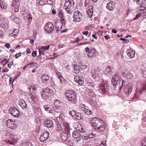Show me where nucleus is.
<instances>
[{
    "label": "nucleus",
    "mask_w": 146,
    "mask_h": 146,
    "mask_svg": "<svg viewBox=\"0 0 146 146\" xmlns=\"http://www.w3.org/2000/svg\"><path fill=\"white\" fill-rule=\"evenodd\" d=\"M146 5L143 4L141 6H139L137 8L138 12L141 14L146 12Z\"/></svg>",
    "instance_id": "obj_21"
},
{
    "label": "nucleus",
    "mask_w": 146,
    "mask_h": 146,
    "mask_svg": "<svg viewBox=\"0 0 146 146\" xmlns=\"http://www.w3.org/2000/svg\"><path fill=\"white\" fill-rule=\"evenodd\" d=\"M54 93V90L50 89L48 88H46L41 93V96L42 98L44 100L47 99L48 97L53 94Z\"/></svg>",
    "instance_id": "obj_6"
},
{
    "label": "nucleus",
    "mask_w": 146,
    "mask_h": 146,
    "mask_svg": "<svg viewBox=\"0 0 146 146\" xmlns=\"http://www.w3.org/2000/svg\"><path fill=\"white\" fill-rule=\"evenodd\" d=\"M68 135V134L65 132H61V133L60 135L61 139L63 141H65L67 139Z\"/></svg>",
    "instance_id": "obj_30"
},
{
    "label": "nucleus",
    "mask_w": 146,
    "mask_h": 146,
    "mask_svg": "<svg viewBox=\"0 0 146 146\" xmlns=\"http://www.w3.org/2000/svg\"><path fill=\"white\" fill-rule=\"evenodd\" d=\"M25 146H33L32 143L30 142H27L25 143Z\"/></svg>",
    "instance_id": "obj_56"
},
{
    "label": "nucleus",
    "mask_w": 146,
    "mask_h": 146,
    "mask_svg": "<svg viewBox=\"0 0 146 146\" xmlns=\"http://www.w3.org/2000/svg\"><path fill=\"white\" fill-rule=\"evenodd\" d=\"M9 112L15 117L18 118L20 116V113L17 109L15 107H13L9 110Z\"/></svg>",
    "instance_id": "obj_12"
},
{
    "label": "nucleus",
    "mask_w": 146,
    "mask_h": 146,
    "mask_svg": "<svg viewBox=\"0 0 146 146\" xmlns=\"http://www.w3.org/2000/svg\"><path fill=\"white\" fill-rule=\"evenodd\" d=\"M80 108L81 110L83 111L87 108L86 106L84 104L81 105L80 106Z\"/></svg>",
    "instance_id": "obj_51"
},
{
    "label": "nucleus",
    "mask_w": 146,
    "mask_h": 146,
    "mask_svg": "<svg viewBox=\"0 0 146 146\" xmlns=\"http://www.w3.org/2000/svg\"><path fill=\"white\" fill-rule=\"evenodd\" d=\"M65 95L68 101L74 103L76 102V93L74 91L68 90L66 91L65 93Z\"/></svg>",
    "instance_id": "obj_4"
},
{
    "label": "nucleus",
    "mask_w": 146,
    "mask_h": 146,
    "mask_svg": "<svg viewBox=\"0 0 146 146\" xmlns=\"http://www.w3.org/2000/svg\"><path fill=\"white\" fill-rule=\"evenodd\" d=\"M58 76V78L60 79V80L61 84L63 83V81L64 80V78L62 77V76L61 73L59 72H57L56 73Z\"/></svg>",
    "instance_id": "obj_35"
},
{
    "label": "nucleus",
    "mask_w": 146,
    "mask_h": 146,
    "mask_svg": "<svg viewBox=\"0 0 146 146\" xmlns=\"http://www.w3.org/2000/svg\"><path fill=\"white\" fill-rule=\"evenodd\" d=\"M23 109H25L27 108V104L23 100H21L18 104Z\"/></svg>",
    "instance_id": "obj_31"
},
{
    "label": "nucleus",
    "mask_w": 146,
    "mask_h": 146,
    "mask_svg": "<svg viewBox=\"0 0 146 146\" xmlns=\"http://www.w3.org/2000/svg\"><path fill=\"white\" fill-rule=\"evenodd\" d=\"M87 14L89 17L91 18L92 17L93 13V7L92 6L90 5L87 9Z\"/></svg>",
    "instance_id": "obj_24"
},
{
    "label": "nucleus",
    "mask_w": 146,
    "mask_h": 146,
    "mask_svg": "<svg viewBox=\"0 0 146 146\" xmlns=\"http://www.w3.org/2000/svg\"><path fill=\"white\" fill-rule=\"evenodd\" d=\"M121 78L118 74L114 75L112 77L111 82L114 86H118L120 88V86L119 85L121 82Z\"/></svg>",
    "instance_id": "obj_8"
},
{
    "label": "nucleus",
    "mask_w": 146,
    "mask_h": 146,
    "mask_svg": "<svg viewBox=\"0 0 146 146\" xmlns=\"http://www.w3.org/2000/svg\"><path fill=\"white\" fill-rule=\"evenodd\" d=\"M49 133L48 132L46 131L41 134L40 137V140L42 142L45 141L48 138Z\"/></svg>",
    "instance_id": "obj_16"
},
{
    "label": "nucleus",
    "mask_w": 146,
    "mask_h": 146,
    "mask_svg": "<svg viewBox=\"0 0 146 146\" xmlns=\"http://www.w3.org/2000/svg\"><path fill=\"white\" fill-rule=\"evenodd\" d=\"M87 134V137H88V139H92L94 137V134L93 133H91Z\"/></svg>",
    "instance_id": "obj_50"
},
{
    "label": "nucleus",
    "mask_w": 146,
    "mask_h": 146,
    "mask_svg": "<svg viewBox=\"0 0 146 146\" xmlns=\"http://www.w3.org/2000/svg\"><path fill=\"white\" fill-rule=\"evenodd\" d=\"M106 7L108 9L112 11L115 8V3L111 1L107 4Z\"/></svg>",
    "instance_id": "obj_23"
},
{
    "label": "nucleus",
    "mask_w": 146,
    "mask_h": 146,
    "mask_svg": "<svg viewBox=\"0 0 146 146\" xmlns=\"http://www.w3.org/2000/svg\"><path fill=\"white\" fill-rule=\"evenodd\" d=\"M64 129L63 127H62L60 124H57V125L56 130L58 131H60Z\"/></svg>",
    "instance_id": "obj_47"
},
{
    "label": "nucleus",
    "mask_w": 146,
    "mask_h": 146,
    "mask_svg": "<svg viewBox=\"0 0 146 146\" xmlns=\"http://www.w3.org/2000/svg\"><path fill=\"white\" fill-rule=\"evenodd\" d=\"M21 55V52L17 53L16 54L15 56L16 58H17L19 57Z\"/></svg>",
    "instance_id": "obj_60"
},
{
    "label": "nucleus",
    "mask_w": 146,
    "mask_h": 146,
    "mask_svg": "<svg viewBox=\"0 0 146 146\" xmlns=\"http://www.w3.org/2000/svg\"><path fill=\"white\" fill-rule=\"evenodd\" d=\"M141 146H146V137H145L142 140Z\"/></svg>",
    "instance_id": "obj_52"
},
{
    "label": "nucleus",
    "mask_w": 146,
    "mask_h": 146,
    "mask_svg": "<svg viewBox=\"0 0 146 146\" xmlns=\"http://www.w3.org/2000/svg\"><path fill=\"white\" fill-rule=\"evenodd\" d=\"M37 98V97L36 96L34 95H32L30 96L29 97V99L30 100L31 102H35L36 101V99Z\"/></svg>",
    "instance_id": "obj_40"
},
{
    "label": "nucleus",
    "mask_w": 146,
    "mask_h": 146,
    "mask_svg": "<svg viewBox=\"0 0 146 146\" xmlns=\"http://www.w3.org/2000/svg\"><path fill=\"white\" fill-rule=\"evenodd\" d=\"M83 118V116L81 113L77 112V111L74 117V118L77 120H79L82 119Z\"/></svg>",
    "instance_id": "obj_29"
},
{
    "label": "nucleus",
    "mask_w": 146,
    "mask_h": 146,
    "mask_svg": "<svg viewBox=\"0 0 146 146\" xmlns=\"http://www.w3.org/2000/svg\"><path fill=\"white\" fill-rule=\"evenodd\" d=\"M72 135L74 139L76 141H79L81 140V135L78 131H74L72 132Z\"/></svg>",
    "instance_id": "obj_15"
},
{
    "label": "nucleus",
    "mask_w": 146,
    "mask_h": 146,
    "mask_svg": "<svg viewBox=\"0 0 146 146\" xmlns=\"http://www.w3.org/2000/svg\"><path fill=\"white\" fill-rule=\"evenodd\" d=\"M127 53L128 56L130 58H133L135 56V51L131 49L130 48L128 49L127 50Z\"/></svg>",
    "instance_id": "obj_27"
},
{
    "label": "nucleus",
    "mask_w": 146,
    "mask_h": 146,
    "mask_svg": "<svg viewBox=\"0 0 146 146\" xmlns=\"http://www.w3.org/2000/svg\"><path fill=\"white\" fill-rule=\"evenodd\" d=\"M74 72L76 74L78 73L80 70V66H78L77 64H74Z\"/></svg>",
    "instance_id": "obj_37"
},
{
    "label": "nucleus",
    "mask_w": 146,
    "mask_h": 146,
    "mask_svg": "<svg viewBox=\"0 0 146 146\" xmlns=\"http://www.w3.org/2000/svg\"><path fill=\"white\" fill-rule=\"evenodd\" d=\"M63 21H61L60 19L57 20L55 23V27L56 31H59L61 30L62 28Z\"/></svg>",
    "instance_id": "obj_17"
},
{
    "label": "nucleus",
    "mask_w": 146,
    "mask_h": 146,
    "mask_svg": "<svg viewBox=\"0 0 146 146\" xmlns=\"http://www.w3.org/2000/svg\"><path fill=\"white\" fill-rule=\"evenodd\" d=\"M125 78L128 79H131L133 78V75L131 73L129 72Z\"/></svg>",
    "instance_id": "obj_42"
},
{
    "label": "nucleus",
    "mask_w": 146,
    "mask_h": 146,
    "mask_svg": "<svg viewBox=\"0 0 146 146\" xmlns=\"http://www.w3.org/2000/svg\"><path fill=\"white\" fill-rule=\"evenodd\" d=\"M146 0H133L134 2H136L138 5H140L143 3Z\"/></svg>",
    "instance_id": "obj_43"
},
{
    "label": "nucleus",
    "mask_w": 146,
    "mask_h": 146,
    "mask_svg": "<svg viewBox=\"0 0 146 146\" xmlns=\"http://www.w3.org/2000/svg\"><path fill=\"white\" fill-rule=\"evenodd\" d=\"M43 0H41L39 2V4L41 5H44L45 4L44 1Z\"/></svg>",
    "instance_id": "obj_62"
},
{
    "label": "nucleus",
    "mask_w": 146,
    "mask_h": 146,
    "mask_svg": "<svg viewBox=\"0 0 146 146\" xmlns=\"http://www.w3.org/2000/svg\"><path fill=\"white\" fill-rule=\"evenodd\" d=\"M88 85L89 86H91L92 87H94V83L92 81L89 82H88Z\"/></svg>",
    "instance_id": "obj_55"
},
{
    "label": "nucleus",
    "mask_w": 146,
    "mask_h": 146,
    "mask_svg": "<svg viewBox=\"0 0 146 146\" xmlns=\"http://www.w3.org/2000/svg\"><path fill=\"white\" fill-rule=\"evenodd\" d=\"M90 3L89 0H85L84 3V6L85 7H86Z\"/></svg>",
    "instance_id": "obj_59"
},
{
    "label": "nucleus",
    "mask_w": 146,
    "mask_h": 146,
    "mask_svg": "<svg viewBox=\"0 0 146 146\" xmlns=\"http://www.w3.org/2000/svg\"><path fill=\"white\" fill-rule=\"evenodd\" d=\"M97 52L96 49L94 48L91 49L90 52L88 54V56L90 58H94L96 57L97 54Z\"/></svg>",
    "instance_id": "obj_19"
},
{
    "label": "nucleus",
    "mask_w": 146,
    "mask_h": 146,
    "mask_svg": "<svg viewBox=\"0 0 146 146\" xmlns=\"http://www.w3.org/2000/svg\"><path fill=\"white\" fill-rule=\"evenodd\" d=\"M44 125L48 127H51L53 125V121L50 119H45L44 121Z\"/></svg>",
    "instance_id": "obj_25"
},
{
    "label": "nucleus",
    "mask_w": 146,
    "mask_h": 146,
    "mask_svg": "<svg viewBox=\"0 0 146 146\" xmlns=\"http://www.w3.org/2000/svg\"><path fill=\"white\" fill-rule=\"evenodd\" d=\"M49 77L46 74L44 73L42 76V82L44 84H47L49 80Z\"/></svg>",
    "instance_id": "obj_22"
},
{
    "label": "nucleus",
    "mask_w": 146,
    "mask_h": 146,
    "mask_svg": "<svg viewBox=\"0 0 146 146\" xmlns=\"http://www.w3.org/2000/svg\"><path fill=\"white\" fill-rule=\"evenodd\" d=\"M92 76L96 81L99 80L102 75L100 69L98 67L95 68L92 72Z\"/></svg>",
    "instance_id": "obj_7"
},
{
    "label": "nucleus",
    "mask_w": 146,
    "mask_h": 146,
    "mask_svg": "<svg viewBox=\"0 0 146 146\" xmlns=\"http://www.w3.org/2000/svg\"><path fill=\"white\" fill-rule=\"evenodd\" d=\"M146 0H133L134 2H136L138 5H140L143 3Z\"/></svg>",
    "instance_id": "obj_44"
},
{
    "label": "nucleus",
    "mask_w": 146,
    "mask_h": 146,
    "mask_svg": "<svg viewBox=\"0 0 146 146\" xmlns=\"http://www.w3.org/2000/svg\"><path fill=\"white\" fill-rule=\"evenodd\" d=\"M99 91L101 94H106L109 90L107 85L100 84L98 88Z\"/></svg>",
    "instance_id": "obj_11"
},
{
    "label": "nucleus",
    "mask_w": 146,
    "mask_h": 146,
    "mask_svg": "<svg viewBox=\"0 0 146 146\" xmlns=\"http://www.w3.org/2000/svg\"><path fill=\"white\" fill-rule=\"evenodd\" d=\"M120 40H123V41H124V42L127 43L129 41V40L128 39H126L125 38H120Z\"/></svg>",
    "instance_id": "obj_63"
},
{
    "label": "nucleus",
    "mask_w": 146,
    "mask_h": 146,
    "mask_svg": "<svg viewBox=\"0 0 146 146\" xmlns=\"http://www.w3.org/2000/svg\"><path fill=\"white\" fill-rule=\"evenodd\" d=\"M74 80L80 85H82L84 83V79L82 78H80L79 76H75L74 78Z\"/></svg>",
    "instance_id": "obj_28"
},
{
    "label": "nucleus",
    "mask_w": 146,
    "mask_h": 146,
    "mask_svg": "<svg viewBox=\"0 0 146 146\" xmlns=\"http://www.w3.org/2000/svg\"><path fill=\"white\" fill-rule=\"evenodd\" d=\"M72 130L70 127V126L68 124L66 125L65 126V132H66L68 135L69 134L70 135L71 131Z\"/></svg>",
    "instance_id": "obj_36"
},
{
    "label": "nucleus",
    "mask_w": 146,
    "mask_h": 146,
    "mask_svg": "<svg viewBox=\"0 0 146 146\" xmlns=\"http://www.w3.org/2000/svg\"><path fill=\"white\" fill-rule=\"evenodd\" d=\"M0 27L3 29H7L8 27L7 21L3 19H0Z\"/></svg>",
    "instance_id": "obj_18"
},
{
    "label": "nucleus",
    "mask_w": 146,
    "mask_h": 146,
    "mask_svg": "<svg viewBox=\"0 0 146 146\" xmlns=\"http://www.w3.org/2000/svg\"><path fill=\"white\" fill-rule=\"evenodd\" d=\"M77 130L78 131H79L82 133L86 132L85 127L82 126L81 125H80L79 127H78Z\"/></svg>",
    "instance_id": "obj_34"
},
{
    "label": "nucleus",
    "mask_w": 146,
    "mask_h": 146,
    "mask_svg": "<svg viewBox=\"0 0 146 146\" xmlns=\"http://www.w3.org/2000/svg\"><path fill=\"white\" fill-rule=\"evenodd\" d=\"M85 113L88 115H89L92 113V111L88 109L87 108L84 111Z\"/></svg>",
    "instance_id": "obj_45"
},
{
    "label": "nucleus",
    "mask_w": 146,
    "mask_h": 146,
    "mask_svg": "<svg viewBox=\"0 0 146 146\" xmlns=\"http://www.w3.org/2000/svg\"><path fill=\"white\" fill-rule=\"evenodd\" d=\"M0 5L1 7V8L2 9H5L6 8V7H5L4 5L3 4L2 2L1 1H0Z\"/></svg>",
    "instance_id": "obj_58"
},
{
    "label": "nucleus",
    "mask_w": 146,
    "mask_h": 146,
    "mask_svg": "<svg viewBox=\"0 0 146 146\" xmlns=\"http://www.w3.org/2000/svg\"><path fill=\"white\" fill-rule=\"evenodd\" d=\"M126 83L125 81L122 80L121 86L120 88L121 89L122 88H123L124 93L125 95L128 96L131 93L133 90V85L132 82L126 84Z\"/></svg>",
    "instance_id": "obj_1"
},
{
    "label": "nucleus",
    "mask_w": 146,
    "mask_h": 146,
    "mask_svg": "<svg viewBox=\"0 0 146 146\" xmlns=\"http://www.w3.org/2000/svg\"><path fill=\"white\" fill-rule=\"evenodd\" d=\"M94 97L92 96H89L88 95V100L90 104H92L94 102Z\"/></svg>",
    "instance_id": "obj_38"
},
{
    "label": "nucleus",
    "mask_w": 146,
    "mask_h": 146,
    "mask_svg": "<svg viewBox=\"0 0 146 146\" xmlns=\"http://www.w3.org/2000/svg\"><path fill=\"white\" fill-rule=\"evenodd\" d=\"M50 47V45H48V46H41L38 47V51L40 55H44L45 50H48Z\"/></svg>",
    "instance_id": "obj_20"
},
{
    "label": "nucleus",
    "mask_w": 146,
    "mask_h": 146,
    "mask_svg": "<svg viewBox=\"0 0 146 146\" xmlns=\"http://www.w3.org/2000/svg\"><path fill=\"white\" fill-rule=\"evenodd\" d=\"M80 69L81 70H83L84 69H86L87 68V66L86 65H80Z\"/></svg>",
    "instance_id": "obj_53"
},
{
    "label": "nucleus",
    "mask_w": 146,
    "mask_h": 146,
    "mask_svg": "<svg viewBox=\"0 0 146 146\" xmlns=\"http://www.w3.org/2000/svg\"><path fill=\"white\" fill-rule=\"evenodd\" d=\"M73 18L74 22H81L83 18V14L81 11L77 10L74 13Z\"/></svg>",
    "instance_id": "obj_5"
},
{
    "label": "nucleus",
    "mask_w": 146,
    "mask_h": 146,
    "mask_svg": "<svg viewBox=\"0 0 146 146\" xmlns=\"http://www.w3.org/2000/svg\"><path fill=\"white\" fill-rule=\"evenodd\" d=\"M54 29V27L53 23L51 22L47 23L44 27V29L48 33H52Z\"/></svg>",
    "instance_id": "obj_10"
},
{
    "label": "nucleus",
    "mask_w": 146,
    "mask_h": 146,
    "mask_svg": "<svg viewBox=\"0 0 146 146\" xmlns=\"http://www.w3.org/2000/svg\"><path fill=\"white\" fill-rule=\"evenodd\" d=\"M82 137L84 140H88V137H87V134L82 135Z\"/></svg>",
    "instance_id": "obj_57"
},
{
    "label": "nucleus",
    "mask_w": 146,
    "mask_h": 146,
    "mask_svg": "<svg viewBox=\"0 0 146 146\" xmlns=\"http://www.w3.org/2000/svg\"><path fill=\"white\" fill-rule=\"evenodd\" d=\"M59 16L61 18V19H62V21H63V23H64V12L62 10H61L58 13Z\"/></svg>",
    "instance_id": "obj_39"
},
{
    "label": "nucleus",
    "mask_w": 146,
    "mask_h": 146,
    "mask_svg": "<svg viewBox=\"0 0 146 146\" xmlns=\"http://www.w3.org/2000/svg\"><path fill=\"white\" fill-rule=\"evenodd\" d=\"M76 112V111L72 110L69 112V114L74 118V117Z\"/></svg>",
    "instance_id": "obj_46"
},
{
    "label": "nucleus",
    "mask_w": 146,
    "mask_h": 146,
    "mask_svg": "<svg viewBox=\"0 0 146 146\" xmlns=\"http://www.w3.org/2000/svg\"><path fill=\"white\" fill-rule=\"evenodd\" d=\"M29 64H31L29 65V66H30L29 68H33L34 67H37V64L36 63L34 62H31L29 63Z\"/></svg>",
    "instance_id": "obj_48"
},
{
    "label": "nucleus",
    "mask_w": 146,
    "mask_h": 146,
    "mask_svg": "<svg viewBox=\"0 0 146 146\" xmlns=\"http://www.w3.org/2000/svg\"><path fill=\"white\" fill-rule=\"evenodd\" d=\"M44 1L45 4H53V1L51 0H43Z\"/></svg>",
    "instance_id": "obj_49"
},
{
    "label": "nucleus",
    "mask_w": 146,
    "mask_h": 146,
    "mask_svg": "<svg viewBox=\"0 0 146 146\" xmlns=\"http://www.w3.org/2000/svg\"><path fill=\"white\" fill-rule=\"evenodd\" d=\"M37 54V52L36 51H33L32 53V55L34 57H35Z\"/></svg>",
    "instance_id": "obj_64"
},
{
    "label": "nucleus",
    "mask_w": 146,
    "mask_h": 146,
    "mask_svg": "<svg viewBox=\"0 0 146 146\" xmlns=\"http://www.w3.org/2000/svg\"><path fill=\"white\" fill-rule=\"evenodd\" d=\"M146 92V82L143 83L139 88H137L136 93L134 94V98H139L141 95H144Z\"/></svg>",
    "instance_id": "obj_2"
},
{
    "label": "nucleus",
    "mask_w": 146,
    "mask_h": 146,
    "mask_svg": "<svg viewBox=\"0 0 146 146\" xmlns=\"http://www.w3.org/2000/svg\"><path fill=\"white\" fill-rule=\"evenodd\" d=\"M106 125L103 120L95 129L100 132H103L106 127Z\"/></svg>",
    "instance_id": "obj_14"
},
{
    "label": "nucleus",
    "mask_w": 146,
    "mask_h": 146,
    "mask_svg": "<svg viewBox=\"0 0 146 146\" xmlns=\"http://www.w3.org/2000/svg\"><path fill=\"white\" fill-rule=\"evenodd\" d=\"M15 121L14 120L9 119L6 122L7 125L8 127L12 129H14L16 128Z\"/></svg>",
    "instance_id": "obj_13"
},
{
    "label": "nucleus",
    "mask_w": 146,
    "mask_h": 146,
    "mask_svg": "<svg viewBox=\"0 0 146 146\" xmlns=\"http://www.w3.org/2000/svg\"><path fill=\"white\" fill-rule=\"evenodd\" d=\"M106 141H103L101 142L99 146H106Z\"/></svg>",
    "instance_id": "obj_61"
},
{
    "label": "nucleus",
    "mask_w": 146,
    "mask_h": 146,
    "mask_svg": "<svg viewBox=\"0 0 146 146\" xmlns=\"http://www.w3.org/2000/svg\"><path fill=\"white\" fill-rule=\"evenodd\" d=\"M50 106V105H46L44 106V107L46 111L49 113H52L53 110Z\"/></svg>",
    "instance_id": "obj_32"
},
{
    "label": "nucleus",
    "mask_w": 146,
    "mask_h": 146,
    "mask_svg": "<svg viewBox=\"0 0 146 146\" xmlns=\"http://www.w3.org/2000/svg\"><path fill=\"white\" fill-rule=\"evenodd\" d=\"M129 71H128V70L126 69H123L122 71V75L123 76L125 77L128 73Z\"/></svg>",
    "instance_id": "obj_41"
},
{
    "label": "nucleus",
    "mask_w": 146,
    "mask_h": 146,
    "mask_svg": "<svg viewBox=\"0 0 146 146\" xmlns=\"http://www.w3.org/2000/svg\"><path fill=\"white\" fill-rule=\"evenodd\" d=\"M114 71V69L110 66H108L105 70V73L108 75H111Z\"/></svg>",
    "instance_id": "obj_26"
},
{
    "label": "nucleus",
    "mask_w": 146,
    "mask_h": 146,
    "mask_svg": "<svg viewBox=\"0 0 146 146\" xmlns=\"http://www.w3.org/2000/svg\"><path fill=\"white\" fill-rule=\"evenodd\" d=\"M64 8L67 13L71 14L73 11L74 2L73 0L65 1Z\"/></svg>",
    "instance_id": "obj_3"
},
{
    "label": "nucleus",
    "mask_w": 146,
    "mask_h": 146,
    "mask_svg": "<svg viewBox=\"0 0 146 146\" xmlns=\"http://www.w3.org/2000/svg\"><path fill=\"white\" fill-rule=\"evenodd\" d=\"M19 31L17 29L13 30L9 34V36L16 37L18 35Z\"/></svg>",
    "instance_id": "obj_33"
},
{
    "label": "nucleus",
    "mask_w": 146,
    "mask_h": 146,
    "mask_svg": "<svg viewBox=\"0 0 146 146\" xmlns=\"http://www.w3.org/2000/svg\"><path fill=\"white\" fill-rule=\"evenodd\" d=\"M141 13L138 12L137 14L136 15V16L132 20V21L134 20L138 19L140 17V16L141 15Z\"/></svg>",
    "instance_id": "obj_54"
},
{
    "label": "nucleus",
    "mask_w": 146,
    "mask_h": 146,
    "mask_svg": "<svg viewBox=\"0 0 146 146\" xmlns=\"http://www.w3.org/2000/svg\"><path fill=\"white\" fill-rule=\"evenodd\" d=\"M102 121V119L101 118L94 117L91 119V125L95 129V128H96L98 125L100 124Z\"/></svg>",
    "instance_id": "obj_9"
}]
</instances>
